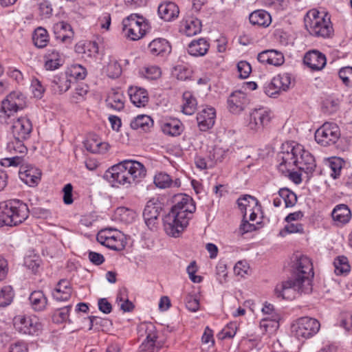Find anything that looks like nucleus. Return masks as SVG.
Here are the masks:
<instances>
[{
    "label": "nucleus",
    "mask_w": 352,
    "mask_h": 352,
    "mask_svg": "<svg viewBox=\"0 0 352 352\" xmlns=\"http://www.w3.org/2000/svg\"><path fill=\"white\" fill-rule=\"evenodd\" d=\"M210 44L205 38L192 41L188 46V52L192 56H203L208 51Z\"/></svg>",
    "instance_id": "32"
},
{
    "label": "nucleus",
    "mask_w": 352,
    "mask_h": 352,
    "mask_svg": "<svg viewBox=\"0 0 352 352\" xmlns=\"http://www.w3.org/2000/svg\"><path fill=\"white\" fill-rule=\"evenodd\" d=\"M333 221L338 226L346 224L351 219V212L346 204H338L336 206L331 212Z\"/></svg>",
    "instance_id": "26"
},
{
    "label": "nucleus",
    "mask_w": 352,
    "mask_h": 352,
    "mask_svg": "<svg viewBox=\"0 0 352 352\" xmlns=\"http://www.w3.org/2000/svg\"><path fill=\"white\" fill-rule=\"evenodd\" d=\"M339 77L347 87H352V67H342L339 71Z\"/></svg>",
    "instance_id": "56"
},
{
    "label": "nucleus",
    "mask_w": 352,
    "mask_h": 352,
    "mask_svg": "<svg viewBox=\"0 0 352 352\" xmlns=\"http://www.w3.org/2000/svg\"><path fill=\"white\" fill-rule=\"evenodd\" d=\"M153 118L147 115L141 114L134 118L130 123L131 127L134 130H140L146 132L153 126Z\"/></svg>",
    "instance_id": "33"
},
{
    "label": "nucleus",
    "mask_w": 352,
    "mask_h": 352,
    "mask_svg": "<svg viewBox=\"0 0 352 352\" xmlns=\"http://www.w3.org/2000/svg\"><path fill=\"white\" fill-rule=\"evenodd\" d=\"M24 101L23 95L12 92L10 94L1 102V112L7 117L13 116L20 109H23Z\"/></svg>",
    "instance_id": "14"
},
{
    "label": "nucleus",
    "mask_w": 352,
    "mask_h": 352,
    "mask_svg": "<svg viewBox=\"0 0 352 352\" xmlns=\"http://www.w3.org/2000/svg\"><path fill=\"white\" fill-rule=\"evenodd\" d=\"M192 71L183 66L177 65L175 67V75L176 78L179 80H186L190 79L192 76Z\"/></svg>",
    "instance_id": "57"
},
{
    "label": "nucleus",
    "mask_w": 352,
    "mask_h": 352,
    "mask_svg": "<svg viewBox=\"0 0 352 352\" xmlns=\"http://www.w3.org/2000/svg\"><path fill=\"white\" fill-rule=\"evenodd\" d=\"M187 273L189 276L190 279L196 283H201L202 281V277L200 276L195 275L197 271V267L195 261H192L186 269Z\"/></svg>",
    "instance_id": "61"
},
{
    "label": "nucleus",
    "mask_w": 352,
    "mask_h": 352,
    "mask_svg": "<svg viewBox=\"0 0 352 352\" xmlns=\"http://www.w3.org/2000/svg\"><path fill=\"white\" fill-rule=\"evenodd\" d=\"M15 329L22 334L35 335L42 329L38 318L34 315H18L13 319Z\"/></svg>",
    "instance_id": "10"
},
{
    "label": "nucleus",
    "mask_w": 352,
    "mask_h": 352,
    "mask_svg": "<svg viewBox=\"0 0 352 352\" xmlns=\"http://www.w3.org/2000/svg\"><path fill=\"white\" fill-rule=\"evenodd\" d=\"M294 267L296 278L298 280L307 278L311 281V278L314 276V273L312 263L309 257L305 255L296 257Z\"/></svg>",
    "instance_id": "15"
},
{
    "label": "nucleus",
    "mask_w": 352,
    "mask_h": 352,
    "mask_svg": "<svg viewBox=\"0 0 352 352\" xmlns=\"http://www.w3.org/2000/svg\"><path fill=\"white\" fill-rule=\"evenodd\" d=\"M14 296V292L11 286L6 285L3 287L0 292V304L3 306L10 304Z\"/></svg>",
    "instance_id": "51"
},
{
    "label": "nucleus",
    "mask_w": 352,
    "mask_h": 352,
    "mask_svg": "<svg viewBox=\"0 0 352 352\" xmlns=\"http://www.w3.org/2000/svg\"><path fill=\"white\" fill-rule=\"evenodd\" d=\"M257 59L261 63H265L276 67L282 65L285 62L283 53L275 50L263 51L258 54Z\"/></svg>",
    "instance_id": "21"
},
{
    "label": "nucleus",
    "mask_w": 352,
    "mask_h": 352,
    "mask_svg": "<svg viewBox=\"0 0 352 352\" xmlns=\"http://www.w3.org/2000/svg\"><path fill=\"white\" fill-rule=\"evenodd\" d=\"M320 328L319 321L309 317H301L292 326V332L298 340H306L314 336Z\"/></svg>",
    "instance_id": "6"
},
{
    "label": "nucleus",
    "mask_w": 352,
    "mask_h": 352,
    "mask_svg": "<svg viewBox=\"0 0 352 352\" xmlns=\"http://www.w3.org/2000/svg\"><path fill=\"white\" fill-rule=\"evenodd\" d=\"M125 97L120 89H112L107 95L106 102L109 107L116 111L124 109Z\"/></svg>",
    "instance_id": "27"
},
{
    "label": "nucleus",
    "mask_w": 352,
    "mask_h": 352,
    "mask_svg": "<svg viewBox=\"0 0 352 352\" xmlns=\"http://www.w3.org/2000/svg\"><path fill=\"white\" fill-rule=\"evenodd\" d=\"M186 308L190 311L195 312L199 308V301L193 295H188L186 298Z\"/></svg>",
    "instance_id": "62"
},
{
    "label": "nucleus",
    "mask_w": 352,
    "mask_h": 352,
    "mask_svg": "<svg viewBox=\"0 0 352 352\" xmlns=\"http://www.w3.org/2000/svg\"><path fill=\"white\" fill-rule=\"evenodd\" d=\"M20 179L27 185H36L41 179V173L39 169L30 164H23L19 172Z\"/></svg>",
    "instance_id": "17"
},
{
    "label": "nucleus",
    "mask_w": 352,
    "mask_h": 352,
    "mask_svg": "<svg viewBox=\"0 0 352 352\" xmlns=\"http://www.w3.org/2000/svg\"><path fill=\"white\" fill-rule=\"evenodd\" d=\"M316 167V164L314 156L308 151L305 150L302 146V151L298 156V169L307 175H311Z\"/></svg>",
    "instance_id": "24"
},
{
    "label": "nucleus",
    "mask_w": 352,
    "mask_h": 352,
    "mask_svg": "<svg viewBox=\"0 0 352 352\" xmlns=\"http://www.w3.org/2000/svg\"><path fill=\"white\" fill-rule=\"evenodd\" d=\"M146 175L144 166L135 160H124L111 166L106 173L107 179L113 186H131Z\"/></svg>",
    "instance_id": "1"
},
{
    "label": "nucleus",
    "mask_w": 352,
    "mask_h": 352,
    "mask_svg": "<svg viewBox=\"0 0 352 352\" xmlns=\"http://www.w3.org/2000/svg\"><path fill=\"white\" fill-rule=\"evenodd\" d=\"M272 85L280 92L286 91L289 89L291 85V76L287 73L278 74L272 78Z\"/></svg>",
    "instance_id": "42"
},
{
    "label": "nucleus",
    "mask_w": 352,
    "mask_h": 352,
    "mask_svg": "<svg viewBox=\"0 0 352 352\" xmlns=\"http://www.w3.org/2000/svg\"><path fill=\"white\" fill-rule=\"evenodd\" d=\"M154 201L152 199H150L147 201L146 206L143 211V218L146 226L151 230H153L154 227Z\"/></svg>",
    "instance_id": "46"
},
{
    "label": "nucleus",
    "mask_w": 352,
    "mask_h": 352,
    "mask_svg": "<svg viewBox=\"0 0 352 352\" xmlns=\"http://www.w3.org/2000/svg\"><path fill=\"white\" fill-rule=\"evenodd\" d=\"M340 325L346 331L352 328V314L344 312L341 315Z\"/></svg>",
    "instance_id": "64"
},
{
    "label": "nucleus",
    "mask_w": 352,
    "mask_h": 352,
    "mask_svg": "<svg viewBox=\"0 0 352 352\" xmlns=\"http://www.w3.org/2000/svg\"><path fill=\"white\" fill-rule=\"evenodd\" d=\"M333 265L336 274H346L350 271L348 258L344 256H339L335 258Z\"/></svg>",
    "instance_id": "47"
},
{
    "label": "nucleus",
    "mask_w": 352,
    "mask_h": 352,
    "mask_svg": "<svg viewBox=\"0 0 352 352\" xmlns=\"http://www.w3.org/2000/svg\"><path fill=\"white\" fill-rule=\"evenodd\" d=\"M162 221L165 232L175 238L179 237L188 225V222L179 218L171 211L164 217Z\"/></svg>",
    "instance_id": "13"
},
{
    "label": "nucleus",
    "mask_w": 352,
    "mask_h": 352,
    "mask_svg": "<svg viewBox=\"0 0 352 352\" xmlns=\"http://www.w3.org/2000/svg\"><path fill=\"white\" fill-rule=\"evenodd\" d=\"M56 29L57 30L63 31V34L62 35V40L63 41H66L67 38H71L73 36V32L70 25L64 21L57 23L56 25Z\"/></svg>",
    "instance_id": "60"
},
{
    "label": "nucleus",
    "mask_w": 352,
    "mask_h": 352,
    "mask_svg": "<svg viewBox=\"0 0 352 352\" xmlns=\"http://www.w3.org/2000/svg\"><path fill=\"white\" fill-rule=\"evenodd\" d=\"M72 289L67 280H60L52 292L54 299L58 301L67 300L72 294Z\"/></svg>",
    "instance_id": "31"
},
{
    "label": "nucleus",
    "mask_w": 352,
    "mask_h": 352,
    "mask_svg": "<svg viewBox=\"0 0 352 352\" xmlns=\"http://www.w3.org/2000/svg\"><path fill=\"white\" fill-rule=\"evenodd\" d=\"M69 310L70 307H65L57 310L52 316L53 321L56 323L66 321L69 318Z\"/></svg>",
    "instance_id": "58"
},
{
    "label": "nucleus",
    "mask_w": 352,
    "mask_h": 352,
    "mask_svg": "<svg viewBox=\"0 0 352 352\" xmlns=\"http://www.w3.org/2000/svg\"><path fill=\"white\" fill-rule=\"evenodd\" d=\"M312 291L311 281L307 278L298 280L289 279L276 286L275 294L278 298L292 300L298 294H309Z\"/></svg>",
    "instance_id": "5"
},
{
    "label": "nucleus",
    "mask_w": 352,
    "mask_h": 352,
    "mask_svg": "<svg viewBox=\"0 0 352 352\" xmlns=\"http://www.w3.org/2000/svg\"><path fill=\"white\" fill-rule=\"evenodd\" d=\"M160 125L162 131L170 136H178L184 131V125L180 120L175 118H169L160 121Z\"/></svg>",
    "instance_id": "25"
},
{
    "label": "nucleus",
    "mask_w": 352,
    "mask_h": 352,
    "mask_svg": "<svg viewBox=\"0 0 352 352\" xmlns=\"http://www.w3.org/2000/svg\"><path fill=\"white\" fill-rule=\"evenodd\" d=\"M140 352H154V340L151 335H148L140 345Z\"/></svg>",
    "instance_id": "63"
},
{
    "label": "nucleus",
    "mask_w": 352,
    "mask_h": 352,
    "mask_svg": "<svg viewBox=\"0 0 352 352\" xmlns=\"http://www.w3.org/2000/svg\"><path fill=\"white\" fill-rule=\"evenodd\" d=\"M31 3L38 6L40 15L43 18H48L52 14V8L51 4L47 0H31Z\"/></svg>",
    "instance_id": "52"
},
{
    "label": "nucleus",
    "mask_w": 352,
    "mask_h": 352,
    "mask_svg": "<svg viewBox=\"0 0 352 352\" xmlns=\"http://www.w3.org/2000/svg\"><path fill=\"white\" fill-rule=\"evenodd\" d=\"M32 40L37 47L43 48L45 47L49 42V35L47 30L41 27L36 28L34 32Z\"/></svg>",
    "instance_id": "43"
},
{
    "label": "nucleus",
    "mask_w": 352,
    "mask_h": 352,
    "mask_svg": "<svg viewBox=\"0 0 352 352\" xmlns=\"http://www.w3.org/2000/svg\"><path fill=\"white\" fill-rule=\"evenodd\" d=\"M28 206L19 200H10L0 203V227L16 226L29 217Z\"/></svg>",
    "instance_id": "2"
},
{
    "label": "nucleus",
    "mask_w": 352,
    "mask_h": 352,
    "mask_svg": "<svg viewBox=\"0 0 352 352\" xmlns=\"http://www.w3.org/2000/svg\"><path fill=\"white\" fill-rule=\"evenodd\" d=\"M201 21L193 16H186L180 22L179 32L187 36H195L201 31Z\"/></svg>",
    "instance_id": "18"
},
{
    "label": "nucleus",
    "mask_w": 352,
    "mask_h": 352,
    "mask_svg": "<svg viewBox=\"0 0 352 352\" xmlns=\"http://www.w3.org/2000/svg\"><path fill=\"white\" fill-rule=\"evenodd\" d=\"M305 26L310 34L322 38H329L333 34V28L329 15L316 9L307 12L304 18Z\"/></svg>",
    "instance_id": "3"
},
{
    "label": "nucleus",
    "mask_w": 352,
    "mask_h": 352,
    "mask_svg": "<svg viewBox=\"0 0 352 352\" xmlns=\"http://www.w3.org/2000/svg\"><path fill=\"white\" fill-rule=\"evenodd\" d=\"M280 197L284 200L285 206L292 207L297 202V196L296 195L289 190L288 188H281L279 192Z\"/></svg>",
    "instance_id": "50"
},
{
    "label": "nucleus",
    "mask_w": 352,
    "mask_h": 352,
    "mask_svg": "<svg viewBox=\"0 0 352 352\" xmlns=\"http://www.w3.org/2000/svg\"><path fill=\"white\" fill-rule=\"evenodd\" d=\"M97 241L107 248L121 251L125 247L124 234L116 229L105 228L98 232Z\"/></svg>",
    "instance_id": "7"
},
{
    "label": "nucleus",
    "mask_w": 352,
    "mask_h": 352,
    "mask_svg": "<svg viewBox=\"0 0 352 352\" xmlns=\"http://www.w3.org/2000/svg\"><path fill=\"white\" fill-rule=\"evenodd\" d=\"M339 126L333 122H325L315 133L316 141L323 146L333 145L340 138Z\"/></svg>",
    "instance_id": "8"
},
{
    "label": "nucleus",
    "mask_w": 352,
    "mask_h": 352,
    "mask_svg": "<svg viewBox=\"0 0 352 352\" xmlns=\"http://www.w3.org/2000/svg\"><path fill=\"white\" fill-rule=\"evenodd\" d=\"M303 62L312 71L322 70L327 63L326 56L318 50L307 52L304 56Z\"/></svg>",
    "instance_id": "16"
},
{
    "label": "nucleus",
    "mask_w": 352,
    "mask_h": 352,
    "mask_svg": "<svg viewBox=\"0 0 352 352\" xmlns=\"http://www.w3.org/2000/svg\"><path fill=\"white\" fill-rule=\"evenodd\" d=\"M11 157H5L1 160V164L5 167L21 166L23 164V156L20 155H12Z\"/></svg>",
    "instance_id": "53"
},
{
    "label": "nucleus",
    "mask_w": 352,
    "mask_h": 352,
    "mask_svg": "<svg viewBox=\"0 0 352 352\" xmlns=\"http://www.w3.org/2000/svg\"><path fill=\"white\" fill-rule=\"evenodd\" d=\"M271 111L265 107L252 109L247 120V126L251 131L258 132L263 129L271 120Z\"/></svg>",
    "instance_id": "12"
},
{
    "label": "nucleus",
    "mask_w": 352,
    "mask_h": 352,
    "mask_svg": "<svg viewBox=\"0 0 352 352\" xmlns=\"http://www.w3.org/2000/svg\"><path fill=\"white\" fill-rule=\"evenodd\" d=\"M128 94L131 102L138 107H144L148 101V94L144 89L130 87Z\"/></svg>",
    "instance_id": "29"
},
{
    "label": "nucleus",
    "mask_w": 352,
    "mask_h": 352,
    "mask_svg": "<svg viewBox=\"0 0 352 352\" xmlns=\"http://www.w3.org/2000/svg\"><path fill=\"white\" fill-rule=\"evenodd\" d=\"M31 89L34 96L37 98H41L45 90L41 82L37 78H33L32 80Z\"/></svg>",
    "instance_id": "59"
},
{
    "label": "nucleus",
    "mask_w": 352,
    "mask_h": 352,
    "mask_svg": "<svg viewBox=\"0 0 352 352\" xmlns=\"http://www.w3.org/2000/svg\"><path fill=\"white\" fill-rule=\"evenodd\" d=\"M174 205L170 211L179 218L189 221L191 215L196 210L195 202L192 197L185 194H179L174 197Z\"/></svg>",
    "instance_id": "11"
},
{
    "label": "nucleus",
    "mask_w": 352,
    "mask_h": 352,
    "mask_svg": "<svg viewBox=\"0 0 352 352\" xmlns=\"http://www.w3.org/2000/svg\"><path fill=\"white\" fill-rule=\"evenodd\" d=\"M248 99L246 94L241 91L233 92L228 98V108L232 113H239L243 111L247 104Z\"/></svg>",
    "instance_id": "19"
},
{
    "label": "nucleus",
    "mask_w": 352,
    "mask_h": 352,
    "mask_svg": "<svg viewBox=\"0 0 352 352\" xmlns=\"http://www.w3.org/2000/svg\"><path fill=\"white\" fill-rule=\"evenodd\" d=\"M116 214L121 221L125 223H132L135 218V212L127 208L120 207L116 209Z\"/></svg>",
    "instance_id": "48"
},
{
    "label": "nucleus",
    "mask_w": 352,
    "mask_h": 352,
    "mask_svg": "<svg viewBox=\"0 0 352 352\" xmlns=\"http://www.w3.org/2000/svg\"><path fill=\"white\" fill-rule=\"evenodd\" d=\"M239 208L243 213V219L247 218L248 211H250L252 207H255L258 204V200L251 195H244L237 200Z\"/></svg>",
    "instance_id": "41"
},
{
    "label": "nucleus",
    "mask_w": 352,
    "mask_h": 352,
    "mask_svg": "<svg viewBox=\"0 0 352 352\" xmlns=\"http://www.w3.org/2000/svg\"><path fill=\"white\" fill-rule=\"evenodd\" d=\"M32 309L36 311L44 310L47 305V299L41 291L33 292L29 298Z\"/></svg>",
    "instance_id": "37"
},
{
    "label": "nucleus",
    "mask_w": 352,
    "mask_h": 352,
    "mask_svg": "<svg viewBox=\"0 0 352 352\" xmlns=\"http://www.w3.org/2000/svg\"><path fill=\"white\" fill-rule=\"evenodd\" d=\"M122 26L124 37L133 41L142 38L151 30L147 21L137 14H131L123 19Z\"/></svg>",
    "instance_id": "4"
},
{
    "label": "nucleus",
    "mask_w": 352,
    "mask_h": 352,
    "mask_svg": "<svg viewBox=\"0 0 352 352\" xmlns=\"http://www.w3.org/2000/svg\"><path fill=\"white\" fill-rule=\"evenodd\" d=\"M157 13L160 19L170 21L179 15L178 6L173 2H165L158 6Z\"/></svg>",
    "instance_id": "28"
},
{
    "label": "nucleus",
    "mask_w": 352,
    "mask_h": 352,
    "mask_svg": "<svg viewBox=\"0 0 352 352\" xmlns=\"http://www.w3.org/2000/svg\"><path fill=\"white\" fill-rule=\"evenodd\" d=\"M12 129L13 136L25 140L32 130V125L28 118L22 117L14 122Z\"/></svg>",
    "instance_id": "22"
},
{
    "label": "nucleus",
    "mask_w": 352,
    "mask_h": 352,
    "mask_svg": "<svg viewBox=\"0 0 352 352\" xmlns=\"http://www.w3.org/2000/svg\"><path fill=\"white\" fill-rule=\"evenodd\" d=\"M171 50L172 47L168 40L162 38H155V58L157 61H166Z\"/></svg>",
    "instance_id": "30"
},
{
    "label": "nucleus",
    "mask_w": 352,
    "mask_h": 352,
    "mask_svg": "<svg viewBox=\"0 0 352 352\" xmlns=\"http://www.w3.org/2000/svg\"><path fill=\"white\" fill-rule=\"evenodd\" d=\"M67 76L72 79V82L77 80H82L86 76V69L80 65H72L65 72Z\"/></svg>",
    "instance_id": "44"
},
{
    "label": "nucleus",
    "mask_w": 352,
    "mask_h": 352,
    "mask_svg": "<svg viewBox=\"0 0 352 352\" xmlns=\"http://www.w3.org/2000/svg\"><path fill=\"white\" fill-rule=\"evenodd\" d=\"M44 67L46 70L53 71L63 65V58L60 52L56 48H49L44 56Z\"/></svg>",
    "instance_id": "23"
},
{
    "label": "nucleus",
    "mask_w": 352,
    "mask_h": 352,
    "mask_svg": "<svg viewBox=\"0 0 352 352\" xmlns=\"http://www.w3.org/2000/svg\"><path fill=\"white\" fill-rule=\"evenodd\" d=\"M216 111L213 107H206L197 116L198 126L201 131H206L212 128L215 122Z\"/></svg>",
    "instance_id": "20"
},
{
    "label": "nucleus",
    "mask_w": 352,
    "mask_h": 352,
    "mask_svg": "<svg viewBox=\"0 0 352 352\" xmlns=\"http://www.w3.org/2000/svg\"><path fill=\"white\" fill-rule=\"evenodd\" d=\"M250 22L254 25L267 27L272 21L270 14L263 10H255L250 14Z\"/></svg>",
    "instance_id": "36"
},
{
    "label": "nucleus",
    "mask_w": 352,
    "mask_h": 352,
    "mask_svg": "<svg viewBox=\"0 0 352 352\" xmlns=\"http://www.w3.org/2000/svg\"><path fill=\"white\" fill-rule=\"evenodd\" d=\"M182 112L186 115H192L197 106V102L190 91H185L183 94Z\"/></svg>",
    "instance_id": "39"
},
{
    "label": "nucleus",
    "mask_w": 352,
    "mask_h": 352,
    "mask_svg": "<svg viewBox=\"0 0 352 352\" xmlns=\"http://www.w3.org/2000/svg\"><path fill=\"white\" fill-rule=\"evenodd\" d=\"M236 324L235 322H230L219 333L218 338L221 340L232 338L236 334Z\"/></svg>",
    "instance_id": "54"
},
{
    "label": "nucleus",
    "mask_w": 352,
    "mask_h": 352,
    "mask_svg": "<svg viewBox=\"0 0 352 352\" xmlns=\"http://www.w3.org/2000/svg\"><path fill=\"white\" fill-rule=\"evenodd\" d=\"M181 182L179 179L173 180L170 176L166 173L160 172L155 175V187L160 189L170 188L172 187H179Z\"/></svg>",
    "instance_id": "35"
},
{
    "label": "nucleus",
    "mask_w": 352,
    "mask_h": 352,
    "mask_svg": "<svg viewBox=\"0 0 352 352\" xmlns=\"http://www.w3.org/2000/svg\"><path fill=\"white\" fill-rule=\"evenodd\" d=\"M41 260L36 255H30L25 257L24 265L33 272H36L40 267Z\"/></svg>",
    "instance_id": "55"
},
{
    "label": "nucleus",
    "mask_w": 352,
    "mask_h": 352,
    "mask_svg": "<svg viewBox=\"0 0 352 352\" xmlns=\"http://www.w3.org/2000/svg\"><path fill=\"white\" fill-rule=\"evenodd\" d=\"M301 151L302 145L296 144L288 147L287 151H283L278 155L280 162L278 169L283 175H287L289 171L294 170L296 167L298 168V156Z\"/></svg>",
    "instance_id": "9"
},
{
    "label": "nucleus",
    "mask_w": 352,
    "mask_h": 352,
    "mask_svg": "<svg viewBox=\"0 0 352 352\" xmlns=\"http://www.w3.org/2000/svg\"><path fill=\"white\" fill-rule=\"evenodd\" d=\"M104 72L111 78L119 77L122 74V67L118 60L110 59L107 65L103 68Z\"/></svg>",
    "instance_id": "45"
},
{
    "label": "nucleus",
    "mask_w": 352,
    "mask_h": 352,
    "mask_svg": "<svg viewBox=\"0 0 352 352\" xmlns=\"http://www.w3.org/2000/svg\"><path fill=\"white\" fill-rule=\"evenodd\" d=\"M343 163V160L340 157H332L329 160V166L331 170L330 175L333 179H337L340 175Z\"/></svg>",
    "instance_id": "49"
},
{
    "label": "nucleus",
    "mask_w": 352,
    "mask_h": 352,
    "mask_svg": "<svg viewBox=\"0 0 352 352\" xmlns=\"http://www.w3.org/2000/svg\"><path fill=\"white\" fill-rule=\"evenodd\" d=\"M72 83H73L72 79L69 78L65 72L54 76L52 88L55 93L62 94L69 90Z\"/></svg>",
    "instance_id": "34"
},
{
    "label": "nucleus",
    "mask_w": 352,
    "mask_h": 352,
    "mask_svg": "<svg viewBox=\"0 0 352 352\" xmlns=\"http://www.w3.org/2000/svg\"><path fill=\"white\" fill-rule=\"evenodd\" d=\"M6 149L10 155H25L27 153L23 140L14 136L8 142Z\"/></svg>",
    "instance_id": "38"
},
{
    "label": "nucleus",
    "mask_w": 352,
    "mask_h": 352,
    "mask_svg": "<svg viewBox=\"0 0 352 352\" xmlns=\"http://www.w3.org/2000/svg\"><path fill=\"white\" fill-rule=\"evenodd\" d=\"M279 327V316L275 315L272 318L266 317L260 322V329L263 333L272 334L276 332Z\"/></svg>",
    "instance_id": "40"
}]
</instances>
